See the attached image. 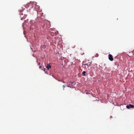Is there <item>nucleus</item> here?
Masks as SVG:
<instances>
[{
  "instance_id": "obj_1",
  "label": "nucleus",
  "mask_w": 134,
  "mask_h": 134,
  "mask_svg": "<svg viewBox=\"0 0 134 134\" xmlns=\"http://www.w3.org/2000/svg\"><path fill=\"white\" fill-rule=\"evenodd\" d=\"M126 107L127 108L129 109L131 108H134V105L131 104H130L129 105H127Z\"/></svg>"
},
{
  "instance_id": "obj_2",
  "label": "nucleus",
  "mask_w": 134,
  "mask_h": 134,
  "mask_svg": "<svg viewBox=\"0 0 134 134\" xmlns=\"http://www.w3.org/2000/svg\"><path fill=\"white\" fill-rule=\"evenodd\" d=\"M108 59L111 61H113L114 59L112 55L111 54L108 55Z\"/></svg>"
},
{
  "instance_id": "obj_3",
  "label": "nucleus",
  "mask_w": 134,
  "mask_h": 134,
  "mask_svg": "<svg viewBox=\"0 0 134 134\" xmlns=\"http://www.w3.org/2000/svg\"><path fill=\"white\" fill-rule=\"evenodd\" d=\"M91 62H89V63L84 64L83 65H86L87 66V68L89 69V67L91 65Z\"/></svg>"
},
{
  "instance_id": "obj_4",
  "label": "nucleus",
  "mask_w": 134,
  "mask_h": 134,
  "mask_svg": "<svg viewBox=\"0 0 134 134\" xmlns=\"http://www.w3.org/2000/svg\"><path fill=\"white\" fill-rule=\"evenodd\" d=\"M51 65L49 64H47V65L46 66V68L48 70L49 68H51Z\"/></svg>"
},
{
  "instance_id": "obj_5",
  "label": "nucleus",
  "mask_w": 134,
  "mask_h": 134,
  "mask_svg": "<svg viewBox=\"0 0 134 134\" xmlns=\"http://www.w3.org/2000/svg\"><path fill=\"white\" fill-rule=\"evenodd\" d=\"M86 73V72L85 71H83L82 72V74L83 76H85L86 75L85 73Z\"/></svg>"
},
{
  "instance_id": "obj_6",
  "label": "nucleus",
  "mask_w": 134,
  "mask_h": 134,
  "mask_svg": "<svg viewBox=\"0 0 134 134\" xmlns=\"http://www.w3.org/2000/svg\"><path fill=\"white\" fill-rule=\"evenodd\" d=\"M66 86L67 87H69V86L66 85H63V90H64V88L65 87H66Z\"/></svg>"
},
{
  "instance_id": "obj_7",
  "label": "nucleus",
  "mask_w": 134,
  "mask_h": 134,
  "mask_svg": "<svg viewBox=\"0 0 134 134\" xmlns=\"http://www.w3.org/2000/svg\"><path fill=\"white\" fill-rule=\"evenodd\" d=\"M98 53H97L96 55H95V57H97L98 56Z\"/></svg>"
},
{
  "instance_id": "obj_8",
  "label": "nucleus",
  "mask_w": 134,
  "mask_h": 134,
  "mask_svg": "<svg viewBox=\"0 0 134 134\" xmlns=\"http://www.w3.org/2000/svg\"><path fill=\"white\" fill-rule=\"evenodd\" d=\"M70 83H71V85H73V84L74 85L75 84V82H71Z\"/></svg>"
},
{
  "instance_id": "obj_9",
  "label": "nucleus",
  "mask_w": 134,
  "mask_h": 134,
  "mask_svg": "<svg viewBox=\"0 0 134 134\" xmlns=\"http://www.w3.org/2000/svg\"><path fill=\"white\" fill-rule=\"evenodd\" d=\"M42 68V66H39V68L40 69H41Z\"/></svg>"
},
{
  "instance_id": "obj_10",
  "label": "nucleus",
  "mask_w": 134,
  "mask_h": 134,
  "mask_svg": "<svg viewBox=\"0 0 134 134\" xmlns=\"http://www.w3.org/2000/svg\"><path fill=\"white\" fill-rule=\"evenodd\" d=\"M25 7H26V8H27V5H25Z\"/></svg>"
},
{
  "instance_id": "obj_11",
  "label": "nucleus",
  "mask_w": 134,
  "mask_h": 134,
  "mask_svg": "<svg viewBox=\"0 0 134 134\" xmlns=\"http://www.w3.org/2000/svg\"><path fill=\"white\" fill-rule=\"evenodd\" d=\"M45 68H44L43 70H44V71H45Z\"/></svg>"
},
{
  "instance_id": "obj_12",
  "label": "nucleus",
  "mask_w": 134,
  "mask_h": 134,
  "mask_svg": "<svg viewBox=\"0 0 134 134\" xmlns=\"http://www.w3.org/2000/svg\"><path fill=\"white\" fill-rule=\"evenodd\" d=\"M52 31V30H51V31L50 32H53V31Z\"/></svg>"
},
{
  "instance_id": "obj_13",
  "label": "nucleus",
  "mask_w": 134,
  "mask_h": 134,
  "mask_svg": "<svg viewBox=\"0 0 134 134\" xmlns=\"http://www.w3.org/2000/svg\"><path fill=\"white\" fill-rule=\"evenodd\" d=\"M38 65H40V63H38Z\"/></svg>"
}]
</instances>
